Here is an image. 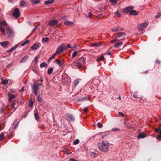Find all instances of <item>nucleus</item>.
<instances>
[{
    "label": "nucleus",
    "mask_w": 161,
    "mask_h": 161,
    "mask_svg": "<svg viewBox=\"0 0 161 161\" xmlns=\"http://www.w3.org/2000/svg\"><path fill=\"white\" fill-rule=\"evenodd\" d=\"M108 143L107 142H102L98 144V147L101 150L103 151H107L108 149Z\"/></svg>",
    "instance_id": "nucleus-1"
},
{
    "label": "nucleus",
    "mask_w": 161,
    "mask_h": 161,
    "mask_svg": "<svg viewBox=\"0 0 161 161\" xmlns=\"http://www.w3.org/2000/svg\"><path fill=\"white\" fill-rule=\"evenodd\" d=\"M42 85H40L39 83L36 82L32 86V89H33V92L35 93L36 95L37 94V90L39 89V87L40 86Z\"/></svg>",
    "instance_id": "nucleus-2"
},
{
    "label": "nucleus",
    "mask_w": 161,
    "mask_h": 161,
    "mask_svg": "<svg viewBox=\"0 0 161 161\" xmlns=\"http://www.w3.org/2000/svg\"><path fill=\"white\" fill-rule=\"evenodd\" d=\"M148 24L147 22H144L142 24H140L137 26L138 30L140 31L143 30L148 25Z\"/></svg>",
    "instance_id": "nucleus-3"
},
{
    "label": "nucleus",
    "mask_w": 161,
    "mask_h": 161,
    "mask_svg": "<svg viewBox=\"0 0 161 161\" xmlns=\"http://www.w3.org/2000/svg\"><path fill=\"white\" fill-rule=\"evenodd\" d=\"M7 32L9 37L11 38L14 36V32L12 29H10L9 27L7 28Z\"/></svg>",
    "instance_id": "nucleus-4"
},
{
    "label": "nucleus",
    "mask_w": 161,
    "mask_h": 161,
    "mask_svg": "<svg viewBox=\"0 0 161 161\" xmlns=\"http://www.w3.org/2000/svg\"><path fill=\"white\" fill-rule=\"evenodd\" d=\"M20 15L19 9L18 8H15L14 9L12 15L15 18H18Z\"/></svg>",
    "instance_id": "nucleus-5"
},
{
    "label": "nucleus",
    "mask_w": 161,
    "mask_h": 161,
    "mask_svg": "<svg viewBox=\"0 0 161 161\" xmlns=\"http://www.w3.org/2000/svg\"><path fill=\"white\" fill-rule=\"evenodd\" d=\"M124 29V28L121 27L117 26L116 27H113L112 28L111 31L112 32H116L119 31H123Z\"/></svg>",
    "instance_id": "nucleus-6"
},
{
    "label": "nucleus",
    "mask_w": 161,
    "mask_h": 161,
    "mask_svg": "<svg viewBox=\"0 0 161 161\" xmlns=\"http://www.w3.org/2000/svg\"><path fill=\"white\" fill-rule=\"evenodd\" d=\"M134 8L133 6H129L126 7L123 9V12L125 13H127L130 12Z\"/></svg>",
    "instance_id": "nucleus-7"
},
{
    "label": "nucleus",
    "mask_w": 161,
    "mask_h": 161,
    "mask_svg": "<svg viewBox=\"0 0 161 161\" xmlns=\"http://www.w3.org/2000/svg\"><path fill=\"white\" fill-rule=\"evenodd\" d=\"M58 21L57 19H53L50 20L49 22V25L51 26H53L58 24Z\"/></svg>",
    "instance_id": "nucleus-8"
},
{
    "label": "nucleus",
    "mask_w": 161,
    "mask_h": 161,
    "mask_svg": "<svg viewBox=\"0 0 161 161\" xmlns=\"http://www.w3.org/2000/svg\"><path fill=\"white\" fill-rule=\"evenodd\" d=\"M126 34L124 32H119L117 34L116 36V38H117L119 39L121 37L125 36Z\"/></svg>",
    "instance_id": "nucleus-9"
},
{
    "label": "nucleus",
    "mask_w": 161,
    "mask_h": 161,
    "mask_svg": "<svg viewBox=\"0 0 161 161\" xmlns=\"http://www.w3.org/2000/svg\"><path fill=\"white\" fill-rule=\"evenodd\" d=\"M66 118L69 121H74L75 119L73 116L71 114H66Z\"/></svg>",
    "instance_id": "nucleus-10"
},
{
    "label": "nucleus",
    "mask_w": 161,
    "mask_h": 161,
    "mask_svg": "<svg viewBox=\"0 0 161 161\" xmlns=\"http://www.w3.org/2000/svg\"><path fill=\"white\" fill-rule=\"evenodd\" d=\"M75 66L77 67L79 69L82 68V64L78 60L76 61V62Z\"/></svg>",
    "instance_id": "nucleus-11"
},
{
    "label": "nucleus",
    "mask_w": 161,
    "mask_h": 161,
    "mask_svg": "<svg viewBox=\"0 0 161 161\" xmlns=\"http://www.w3.org/2000/svg\"><path fill=\"white\" fill-rule=\"evenodd\" d=\"M34 115L35 118L36 120L37 121H38L39 120V115H38V112L36 110H35L34 111Z\"/></svg>",
    "instance_id": "nucleus-12"
},
{
    "label": "nucleus",
    "mask_w": 161,
    "mask_h": 161,
    "mask_svg": "<svg viewBox=\"0 0 161 161\" xmlns=\"http://www.w3.org/2000/svg\"><path fill=\"white\" fill-rule=\"evenodd\" d=\"M123 44V43L122 42H119L115 43L113 46V47L115 48L121 46Z\"/></svg>",
    "instance_id": "nucleus-13"
},
{
    "label": "nucleus",
    "mask_w": 161,
    "mask_h": 161,
    "mask_svg": "<svg viewBox=\"0 0 161 161\" xmlns=\"http://www.w3.org/2000/svg\"><path fill=\"white\" fill-rule=\"evenodd\" d=\"M64 51L63 49V48L60 46L57 49V51L56 53H55L56 54V55L58 54H60L61 52H63Z\"/></svg>",
    "instance_id": "nucleus-14"
},
{
    "label": "nucleus",
    "mask_w": 161,
    "mask_h": 161,
    "mask_svg": "<svg viewBox=\"0 0 161 161\" xmlns=\"http://www.w3.org/2000/svg\"><path fill=\"white\" fill-rule=\"evenodd\" d=\"M64 24L67 26H72L74 25V23L72 21H65Z\"/></svg>",
    "instance_id": "nucleus-15"
},
{
    "label": "nucleus",
    "mask_w": 161,
    "mask_h": 161,
    "mask_svg": "<svg viewBox=\"0 0 161 161\" xmlns=\"http://www.w3.org/2000/svg\"><path fill=\"white\" fill-rule=\"evenodd\" d=\"M29 56L28 55L25 56L20 61V63H23L25 62L28 58Z\"/></svg>",
    "instance_id": "nucleus-16"
},
{
    "label": "nucleus",
    "mask_w": 161,
    "mask_h": 161,
    "mask_svg": "<svg viewBox=\"0 0 161 161\" xmlns=\"http://www.w3.org/2000/svg\"><path fill=\"white\" fill-rule=\"evenodd\" d=\"M8 101H11L13 99H14L15 97V96L13 94L11 93H9L8 94Z\"/></svg>",
    "instance_id": "nucleus-17"
},
{
    "label": "nucleus",
    "mask_w": 161,
    "mask_h": 161,
    "mask_svg": "<svg viewBox=\"0 0 161 161\" xmlns=\"http://www.w3.org/2000/svg\"><path fill=\"white\" fill-rule=\"evenodd\" d=\"M146 133L144 132L140 133L137 136V137L139 138H143L146 136Z\"/></svg>",
    "instance_id": "nucleus-18"
},
{
    "label": "nucleus",
    "mask_w": 161,
    "mask_h": 161,
    "mask_svg": "<svg viewBox=\"0 0 161 161\" xmlns=\"http://www.w3.org/2000/svg\"><path fill=\"white\" fill-rule=\"evenodd\" d=\"M138 14V13L135 10H131L130 12L129 13V14L130 15H137Z\"/></svg>",
    "instance_id": "nucleus-19"
},
{
    "label": "nucleus",
    "mask_w": 161,
    "mask_h": 161,
    "mask_svg": "<svg viewBox=\"0 0 161 161\" xmlns=\"http://www.w3.org/2000/svg\"><path fill=\"white\" fill-rule=\"evenodd\" d=\"M2 25L0 23V29L1 31L2 32L3 35L4 36L6 34L5 30V28L3 27Z\"/></svg>",
    "instance_id": "nucleus-20"
},
{
    "label": "nucleus",
    "mask_w": 161,
    "mask_h": 161,
    "mask_svg": "<svg viewBox=\"0 0 161 161\" xmlns=\"http://www.w3.org/2000/svg\"><path fill=\"white\" fill-rule=\"evenodd\" d=\"M38 45L37 43L34 44L31 47V48L32 50H36L38 47Z\"/></svg>",
    "instance_id": "nucleus-21"
},
{
    "label": "nucleus",
    "mask_w": 161,
    "mask_h": 161,
    "mask_svg": "<svg viewBox=\"0 0 161 161\" xmlns=\"http://www.w3.org/2000/svg\"><path fill=\"white\" fill-rule=\"evenodd\" d=\"M54 0H49L45 1L44 3L46 5H49L53 3Z\"/></svg>",
    "instance_id": "nucleus-22"
},
{
    "label": "nucleus",
    "mask_w": 161,
    "mask_h": 161,
    "mask_svg": "<svg viewBox=\"0 0 161 161\" xmlns=\"http://www.w3.org/2000/svg\"><path fill=\"white\" fill-rule=\"evenodd\" d=\"M9 42H0V44L3 47H5L6 45H7Z\"/></svg>",
    "instance_id": "nucleus-23"
},
{
    "label": "nucleus",
    "mask_w": 161,
    "mask_h": 161,
    "mask_svg": "<svg viewBox=\"0 0 161 161\" xmlns=\"http://www.w3.org/2000/svg\"><path fill=\"white\" fill-rule=\"evenodd\" d=\"M78 60L79 61L80 63L81 62L84 64H85L86 63V59L84 58L83 57L80 58Z\"/></svg>",
    "instance_id": "nucleus-24"
},
{
    "label": "nucleus",
    "mask_w": 161,
    "mask_h": 161,
    "mask_svg": "<svg viewBox=\"0 0 161 161\" xmlns=\"http://www.w3.org/2000/svg\"><path fill=\"white\" fill-rule=\"evenodd\" d=\"M55 62L57 63L59 66H61L63 64L61 61L58 59H57L56 60Z\"/></svg>",
    "instance_id": "nucleus-25"
},
{
    "label": "nucleus",
    "mask_w": 161,
    "mask_h": 161,
    "mask_svg": "<svg viewBox=\"0 0 161 161\" xmlns=\"http://www.w3.org/2000/svg\"><path fill=\"white\" fill-rule=\"evenodd\" d=\"M101 44V43L100 42L99 43H97L91 44V45L92 46L95 47H98L100 46Z\"/></svg>",
    "instance_id": "nucleus-26"
},
{
    "label": "nucleus",
    "mask_w": 161,
    "mask_h": 161,
    "mask_svg": "<svg viewBox=\"0 0 161 161\" xmlns=\"http://www.w3.org/2000/svg\"><path fill=\"white\" fill-rule=\"evenodd\" d=\"M56 55V54L54 53L52 56L49 58L48 59L47 62L48 63H50L52 60L54 58V57Z\"/></svg>",
    "instance_id": "nucleus-27"
},
{
    "label": "nucleus",
    "mask_w": 161,
    "mask_h": 161,
    "mask_svg": "<svg viewBox=\"0 0 161 161\" xmlns=\"http://www.w3.org/2000/svg\"><path fill=\"white\" fill-rule=\"evenodd\" d=\"M47 66V64L46 63L44 62L40 64V67L41 68H42L43 67H46Z\"/></svg>",
    "instance_id": "nucleus-28"
},
{
    "label": "nucleus",
    "mask_w": 161,
    "mask_h": 161,
    "mask_svg": "<svg viewBox=\"0 0 161 161\" xmlns=\"http://www.w3.org/2000/svg\"><path fill=\"white\" fill-rule=\"evenodd\" d=\"M53 69L52 68H51L48 69L47 70V73L48 75H51L53 72Z\"/></svg>",
    "instance_id": "nucleus-29"
},
{
    "label": "nucleus",
    "mask_w": 161,
    "mask_h": 161,
    "mask_svg": "<svg viewBox=\"0 0 161 161\" xmlns=\"http://www.w3.org/2000/svg\"><path fill=\"white\" fill-rule=\"evenodd\" d=\"M1 80L2 84L4 85H5L8 83V81L6 80L1 79Z\"/></svg>",
    "instance_id": "nucleus-30"
},
{
    "label": "nucleus",
    "mask_w": 161,
    "mask_h": 161,
    "mask_svg": "<svg viewBox=\"0 0 161 161\" xmlns=\"http://www.w3.org/2000/svg\"><path fill=\"white\" fill-rule=\"evenodd\" d=\"M49 40V38H48L46 37V38H43L42 40V42L43 43H44L45 42H47Z\"/></svg>",
    "instance_id": "nucleus-31"
},
{
    "label": "nucleus",
    "mask_w": 161,
    "mask_h": 161,
    "mask_svg": "<svg viewBox=\"0 0 161 161\" xmlns=\"http://www.w3.org/2000/svg\"><path fill=\"white\" fill-rule=\"evenodd\" d=\"M25 3V2L24 0H22L20 2V6L23 7Z\"/></svg>",
    "instance_id": "nucleus-32"
},
{
    "label": "nucleus",
    "mask_w": 161,
    "mask_h": 161,
    "mask_svg": "<svg viewBox=\"0 0 161 161\" xmlns=\"http://www.w3.org/2000/svg\"><path fill=\"white\" fill-rule=\"evenodd\" d=\"M30 41L29 40H28L25 41L24 42L22 43L21 44V46H24L26 44L30 42Z\"/></svg>",
    "instance_id": "nucleus-33"
},
{
    "label": "nucleus",
    "mask_w": 161,
    "mask_h": 161,
    "mask_svg": "<svg viewBox=\"0 0 161 161\" xmlns=\"http://www.w3.org/2000/svg\"><path fill=\"white\" fill-rule=\"evenodd\" d=\"M77 53L78 51H74L73 53L72 57L73 58H74L77 55Z\"/></svg>",
    "instance_id": "nucleus-34"
},
{
    "label": "nucleus",
    "mask_w": 161,
    "mask_h": 161,
    "mask_svg": "<svg viewBox=\"0 0 161 161\" xmlns=\"http://www.w3.org/2000/svg\"><path fill=\"white\" fill-rule=\"evenodd\" d=\"M79 80H75L74 82V85L75 86H76L79 83Z\"/></svg>",
    "instance_id": "nucleus-35"
},
{
    "label": "nucleus",
    "mask_w": 161,
    "mask_h": 161,
    "mask_svg": "<svg viewBox=\"0 0 161 161\" xmlns=\"http://www.w3.org/2000/svg\"><path fill=\"white\" fill-rule=\"evenodd\" d=\"M110 1L114 5H115L117 3V0H110Z\"/></svg>",
    "instance_id": "nucleus-36"
},
{
    "label": "nucleus",
    "mask_w": 161,
    "mask_h": 161,
    "mask_svg": "<svg viewBox=\"0 0 161 161\" xmlns=\"http://www.w3.org/2000/svg\"><path fill=\"white\" fill-rule=\"evenodd\" d=\"M104 58V57L103 56H102L97 58V61L98 62H100L101 61L103 60Z\"/></svg>",
    "instance_id": "nucleus-37"
},
{
    "label": "nucleus",
    "mask_w": 161,
    "mask_h": 161,
    "mask_svg": "<svg viewBox=\"0 0 161 161\" xmlns=\"http://www.w3.org/2000/svg\"><path fill=\"white\" fill-rule=\"evenodd\" d=\"M4 138V134L2 133L0 135V141H2Z\"/></svg>",
    "instance_id": "nucleus-38"
},
{
    "label": "nucleus",
    "mask_w": 161,
    "mask_h": 161,
    "mask_svg": "<svg viewBox=\"0 0 161 161\" xmlns=\"http://www.w3.org/2000/svg\"><path fill=\"white\" fill-rule=\"evenodd\" d=\"M80 141L78 139H76L73 142V144L76 145L79 143Z\"/></svg>",
    "instance_id": "nucleus-39"
},
{
    "label": "nucleus",
    "mask_w": 161,
    "mask_h": 161,
    "mask_svg": "<svg viewBox=\"0 0 161 161\" xmlns=\"http://www.w3.org/2000/svg\"><path fill=\"white\" fill-rule=\"evenodd\" d=\"M133 97L136 98H140V96L137 93H135L133 94Z\"/></svg>",
    "instance_id": "nucleus-40"
},
{
    "label": "nucleus",
    "mask_w": 161,
    "mask_h": 161,
    "mask_svg": "<svg viewBox=\"0 0 161 161\" xmlns=\"http://www.w3.org/2000/svg\"><path fill=\"white\" fill-rule=\"evenodd\" d=\"M114 14L115 16L118 17H121V15L119 13V12L117 11Z\"/></svg>",
    "instance_id": "nucleus-41"
},
{
    "label": "nucleus",
    "mask_w": 161,
    "mask_h": 161,
    "mask_svg": "<svg viewBox=\"0 0 161 161\" xmlns=\"http://www.w3.org/2000/svg\"><path fill=\"white\" fill-rule=\"evenodd\" d=\"M37 100L39 102H41L42 101V99L41 97H40V95H38V96L37 98Z\"/></svg>",
    "instance_id": "nucleus-42"
},
{
    "label": "nucleus",
    "mask_w": 161,
    "mask_h": 161,
    "mask_svg": "<svg viewBox=\"0 0 161 161\" xmlns=\"http://www.w3.org/2000/svg\"><path fill=\"white\" fill-rule=\"evenodd\" d=\"M112 130L114 131H118L120 130V129L117 128H114L112 129Z\"/></svg>",
    "instance_id": "nucleus-43"
},
{
    "label": "nucleus",
    "mask_w": 161,
    "mask_h": 161,
    "mask_svg": "<svg viewBox=\"0 0 161 161\" xmlns=\"http://www.w3.org/2000/svg\"><path fill=\"white\" fill-rule=\"evenodd\" d=\"M2 25L4 26H7V23L4 20H3L1 21V23Z\"/></svg>",
    "instance_id": "nucleus-44"
},
{
    "label": "nucleus",
    "mask_w": 161,
    "mask_h": 161,
    "mask_svg": "<svg viewBox=\"0 0 161 161\" xmlns=\"http://www.w3.org/2000/svg\"><path fill=\"white\" fill-rule=\"evenodd\" d=\"M161 15V13H158V14H157L156 15H155V17L156 18H158Z\"/></svg>",
    "instance_id": "nucleus-45"
},
{
    "label": "nucleus",
    "mask_w": 161,
    "mask_h": 161,
    "mask_svg": "<svg viewBox=\"0 0 161 161\" xmlns=\"http://www.w3.org/2000/svg\"><path fill=\"white\" fill-rule=\"evenodd\" d=\"M40 0H36L34 1L33 2V4H36L40 2Z\"/></svg>",
    "instance_id": "nucleus-46"
},
{
    "label": "nucleus",
    "mask_w": 161,
    "mask_h": 161,
    "mask_svg": "<svg viewBox=\"0 0 161 161\" xmlns=\"http://www.w3.org/2000/svg\"><path fill=\"white\" fill-rule=\"evenodd\" d=\"M119 40V39H118L117 38H116V37L114 38V40L111 41L112 43H114L115 41H118Z\"/></svg>",
    "instance_id": "nucleus-47"
},
{
    "label": "nucleus",
    "mask_w": 161,
    "mask_h": 161,
    "mask_svg": "<svg viewBox=\"0 0 161 161\" xmlns=\"http://www.w3.org/2000/svg\"><path fill=\"white\" fill-rule=\"evenodd\" d=\"M33 104V102L31 101L29 102V107H32Z\"/></svg>",
    "instance_id": "nucleus-48"
},
{
    "label": "nucleus",
    "mask_w": 161,
    "mask_h": 161,
    "mask_svg": "<svg viewBox=\"0 0 161 161\" xmlns=\"http://www.w3.org/2000/svg\"><path fill=\"white\" fill-rule=\"evenodd\" d=\"M18 46V45H16L14 47H12L10 49L11 51L15 49Z\"/></svg>",
    "instance_id": "nucleus-49"
},
{
    "label": "nucleus",
    "mask_w": 161,
    "mask_h": 161,
    "mask_svg": "<svg viewBox=\"0 0 161 161\" xmlns=\"http://www.w3.org/2000/svg\"><path fill=\"white\" fill-rule=\"evenodd\" d=\"M84 99H85L84 97H81V98H80L78 99L77 100V101H79V102H80L82 101Z\"/></svg>",
    "instance_id": "nucleus-50"
},
{
    "label": "nucleus",
    "mask_w": 161,
    "mask_h": 161,
    "mask_svg": "<svg viewBox=\"0 0 161 161\" xmlns=\"http://www.w3.org/2000/svg\"><path fill=\"white\" fill-rule=\"evenodd\" d=\"M78 47V45H74L73 47H71V49H73L75 48H77Z\"/></svg>",
    "instance_id": "nucleus-51"
},
{
    "label": "nucleus",
    "mask_w": 161,
    "mask_h": 161,
    "mask_svg": "<svg viewBox=\"0 0 161 161\" xmlns=\"http://www.w3.org/2000/svg\"><path fill=\"white\" fill-rule=\"evenodd\" d=\"M61 46L63 48V50H64L65 49H67V46Z\"/></svg>",
    "instance_id": "nucleus-52"
},
{
    "label": "nucleus",
    "mask_w": 161,
    "mask_h": 161,
    "mask_svg": "<svg viewBox=\"0 0 161 161\" xmlns=\"http://www.w3.org/2000/svg\"><path fill=\"white\" fill-rule=\"evenodd\" d=\"M97 126L99 128H101L102 127L103 125L101 123H98L97 124Z\"/></svg>",
    "instance_id": "nucleus-53"
},
{
    "label": "nucleus",
    "mask_w": 161,
    "mask_h": 161,
    "mask_svg": "<svg viewBox=\"0 0 161 161\" xmlns=\"http://www.w3.org/2000/svg\"><path fill=\"white\" fill-rule=\"evenodd\" d=\"M119 116H122L123 117H124V114H123L122 113V112H119Z\"/></svg>",
    "instance_id": "nucleus-54"
},
{
    "label": "nucleus",
    "mask_w": 161,
    "mask_h": 161,
    "mask_svg": "<svg viewBox=\"0 0 161 161\" xmlns=\"http://www.w3.org/2000/svg\"><path fill=\"white\" fill-rule=\"evenodd\" d=\"M69 161H78L77 160L75 159L74 158H71L69 159Z\"/></svg>",
    "instance_id": "nucleus-55"
},
{
    "label": "nucleus",
    "mask_w": 161,
    "mask_h": 161,
    "mask_svg": "<svg viewBox=\"0 0 161 161\" xmlns=\"http://www.w3.org/2000/svg\"><path fill=\"white\" fill-rule=\"evenodd\" d=\"M38 27V26H36L35 28H34L32 30V32H34L36 29Z\"/></svg>",
    "instance_id": "nucleus-56"
},
{
    "label": "nucleus",
    "mask_w": 161,
    "mask_h": 161,
    "mask_svg": "<svg viewBox=\"0 0 161 161\" xmlns=\"http://www.w3.org/2000/svg\"><path fill=\"white\" fill-rule=\"evenodd\" d=\"M15 105V103L14 102H12V108H15V107H14Z\"/></svg>",
    "instance_id": "nucleus-57"
},
{
    "label": "nucleus",
    "mask_w": 161,
    "mask_h": 161,
    "mask_svg": "<svg viewBox=\"0 0 161 161\" xmlns=\"http://www.w3.org/2000/svg\"><path fill=\"white\" fill-rule=\"evenodd\" d=\"M160 130V131H159V132L160 133V134L158 136V138H161V129L160 130Z\"/></svg>",
    "instance_id": "nucleus-58"
},
{
    "label": "nucleus",
    "mask_w": 161,
    "mask_h": 161,
    "mask_svg": "<svg viewBox=\"0 0 161 161\" xmlns=\"http://www.w3.org/2000/svg\"><path fill=\"white\" fill-rule=\"evenodd\" d=\"M92 15V14L90 12L89 13V14L88 15V17H87L90 18Z\"/></svg>",
    "instance_id": "nucleus-59"
},
{
    "label": "nucleus",
    "mask_w": 161,
    "mask_h": 161,
    "mask_svg": "<svg viewBox=\"0 0 161 161\" xmlns=\"http://www.w3.org/2000/svg\"><path fill=\"white\" fill-rule=\"evenodd\" d=\"M84 111L85 112H88V108H85L84 109Z\"/></svg>",
    "instance_id": "nucleus-60"
},
{
    "label": "nucleus",
    "mask_w": 161,
    "mask_h": 161,
    "mask_svg": "<svg viewBox=\"0 0 161 161\" xmlns=\"http://www.w3.org/2000/svg\"><path fill=\"white\" fill-rule=\"evenodd\" d=\"M98 16L100 18H102L103 17V16L102 14H99Z\"/></svg>",
    "instance_id": "nucleus-61"
},
{
    "label": "nucleus",
    "mask_w": 161,
    "mask_h": 161,
    "mask_svg": "<svg viewBox=\"0 0 161 161\" xmlns=\"http://www.w3.org/2000/svg\"><path fill=\"white\" fill-rule=\"evenodd\" d=\"M37 60H38V58H37V56H36L35 57V59H34V61L35 62V63H36L37 61Z\"/></svg>",
    "instance_id": "nucleus-62"
},
{
    "label": "nucleus",
    "mask_w": 161,
    "mask_h": 161,
    "mask_svg": "<svg viewBox=\"0 0 161 161\" xmlns=\"http://www.w3.org/2000/svg\"><path fill=\"white\" fill-rule=\"evenodd\" d=\"M28 114V112H26L25 113V114L23 116V117H25L27 115V114Z\"/></svg>",
    "instance_id": "nucleus-63"
},
{
    "label": "nucleus",
    "mask_w": 161,
    "mask_h": 161,
    "mask_svg": "<svg viewBox=\"0 0 161 161\" xmlns=\"http://www.w3.org/2000/svg\"><path fill=\"white\" fill-rule=\"evenodd\" d=\"M156 62L158 64H160V61L159 60H156Z\"/></svg>",
    "instance_id": "nucleus-64"
}]
</instances>
